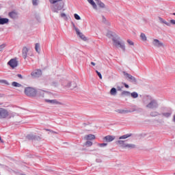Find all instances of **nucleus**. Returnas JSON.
Wrapping results in <instances>:
<instances>
[{
    "label": "nucleus",
    "mask_w": 175,
    "mask_h": 175,
    "mask_svg": "<svg viewBox=\"0 0 175 175\" xmlns=\"http://www.w3.org/2000/svg\"><path fill=\"white\" fill-rule=\"evenodd\" d=\"M91 65H93V66H95V63L93 62H91Z\"/></svg>",
    "instance_id": "obj_46"
},
{
    "label": "nucleus",
    "mask_w": 175,
    "mask_h": 175,
    "mask_svg": "<svg viewBox=\"0 0 175 175\" xmlns=\"http://www.w3.org/2000/svg\"><path fill=\"white\" fill-rule=\"evenodd\" d=\"M33 5L36 6L38 5V0H32Z\"/></svg>",
    "instance_id": "obj_39"
},
{
    "label": "nucleus",
    "mask_w": 175,
    "mask_h": 175,
    "mask_svg": "<svg viewBox=\"0 0 175 175\" xmlns=\"http://www.w3.org/2000/svg\"><path fill=\"white\" fill-rule=\"evenodd\" d=\"M98 146H100V147H105V146H107V144H99Z\"/></svg>",
    "instance_id": "obj_41"
},
{
    "label": "nucleus",
    "mask_w": 175,
    "mask_h": 175,
    "mask_svg": "<svg viewBox=\"0 0 175 175\" xmlns=\"http://www.w3.org/2000/svg\"><path fill=\"white\" fill-rule=\"evenodd\" d=\"M146 107H148V109H157V107H158V103L157 100H152L146 105Z\"/></svg>",
    "instance_id": "obj_4"
},
{
    "label": "nucleus",
    "mask_w": 175,
    "mask_h": 175,
    "mask_svg": "<svg viewBox=\"0 0 175 175\" xmlns=\"http://www.w3.org/2000/svg\"><path fill=\"white\" fill-rule=\"evenodd\" d=\"M73 27H74V29L76 31L77 36H79L84 42H87V37H85V36H84V34H83V33L80 32V29H79V28L76 27V26L75 25H73Z\"/></svg>",
    "instance_id": "obj_3"
},
{
    "label": "nucleus",
    "mask_w": 175,
    "mask_h": 175,
    "mask_svg": "<svg viewBox=\"0 0 175 175\" xmlns=\"http://www.w3.org/2000/svg\"><path fill=\"white\" fill-rule=\"evenodd\" d=\"M85 146H88V147H91V146H92V142L91 141L86 142Z\"/></svg>",
    "instance_id": "obj_33"
},
{
    "label": "nucleus",
    "mask_w": 175,
    "mask_h": 175,
    "mask_svg": "<svg viewBox=\"0 0 175 175\" xmlns=\"http://www.w3.org/2000/svg\"><path fill=\"white\" fill-rule=\"evenodd\" d=\"M9 117V111L5 108L0 107V120H3Z\"/></svg>",
    "instance_id": "obj_2"
},
{
    "label": "nucleus",
    "mask_w": 175,
    "mask_h": 175,
    "mask_svg": "<svg viewBox=\"0 0 175 175\" xmlns=\"http://www.w3.org/2000/svg\"><path fill=\"white\" fill-rule=\"evenodd\" d=\"M153 44L154 46H156V47H162L163 46V43L161 42L159 40L154 39L153 40Z\"/></svg>",
    "instance_id": "obj_11"
},
{
    "label": "nucleus",
    "mask_w": 175,
    "mask_h": 175,
    "mask_svg": "<svg viewBox=\"0 0 175 175\" xmlns=\"http://www.w3.org/2000/svg\"><path fill=\"white\" fill-rule=\"evenodd\" d=\"M132 136V134H126L124 135H122L119 137V139L121 140L122 139H128V137H131Z\"/></svg>",
    "instance_id": "obj_22"
},
{
    "label": "nucleus",
    "mask_w": 175,
    "mask_h": 175,
    "mask_svg": "<svg viewBox=\"0 0 175 175\" xmlns=\"http://www.w3.org/2000/svg\"><path fill=\"white\" fill-rule=\"evenodd\" d=\"M18 77H19V79H23V75H21V74H18Z\"/></svg>",
    "instance_id": "obj_45"
},
{
    "label": "nucleus",
    "mask_w": 175,
    "mask_h": 175,
    "mask_svg": "<svg viewBox=\"0 0 175 175\" xmlns=\"http://www.w3.org/2000/svg\"><path fill=\"white\" fill-rule=\"evenodd\" d=\"M85 140H95L96 137L94 135L89 134L85 136Z\"/></svg>",
    "instance_id": "obj_14"
},
{
    "label": "nucleus",
    "mask_w": 175,
    "mask_h": 175,
    "mask_svg": "<svg viewBox=\"0 0 175 175\" xmlns=\"http://www.w3.org/2000/svg\"><path fill=\"white\" fill-rule=\"evenodd\" d=\"M28 51H29V49H28V48H27V46H24L23 48L22 55H23L24 59H27V57L28 55Z\"/></svg>",
    "instance_id": "obj_9"
},
{
    "label": "nucleus",
    "mask_w": 175,
    "mask_h": 175,
    "mask_svg": "<svg viewBox=\"0 0 175 175\" xmlns=\"http://www.w3.org/2000/svg\"><path fill=\"white\" fill-rule=\"evenodd\" d=\"M8 15L11 18H17L18 14L16 11H12Z\"/></svg>",
    "instance_id": "obj_15"
},
{
    "label": "nucleus",
    "mask_w": 175,
    "mask_h": 175,
    "mask_svg": "<svg viewBox=\"0 0 175 175\" xmlns=\"http://www.w3.org/2000/svg\"><path fill=\"white\" fill-rule=\"evenodd\" d=\"M62 0H49L50 3L54 5V3H57L58 2H61Z\"/></svg>",
    "instance_id": "obj_27"
},
{
    "label": "nucleus",
    "mask_w": 175,
    "mask_h": 175,
    "mask_svg": "<svg viewBox=\"0 0 175 175\" xmlns=\"http://www.w3.org/2000/svg\"><path fill=\"white\" fill-rule=\"evenodd\" d=\"M118 144H120V146H122V147H124V146H125V141L124 140H119L118 141Z\"/></svg>",
    "instance_id": "obj_28"
},
{
    "label": "nucleus",
    "mask_w": 175,
    "mask_h": 175,
    "mask_svg": "<svg viewBox=\"0 0 175 175\" xmlns=\"http://www.w3.org/2000/svg\"><path fill=\"white\" fill-rule=\"evenodd\" d=\"M12 85L13 87H21V84H20L17 82H12Z\"/></svg>",
    "instance_id": "obj_26"
},
{
    "label": "nucleus",
    "mask_w": 175,
    "mask_h": 175,
    "mask_svg": "<svg viewBox=\"0 0 175 175\" xmlns=\"http://www.w3.org/2000/svg\"><path fill=\"white\" fill-rule=\"evenodd\" d=\"M5 47H6L5 44L0 45V51H3V49H5Z\"/></svg>",
    "instance_id": "obj_34"
},
{
    "label": "nucleus",
    "mask_w": 175,
    "mask_h": 175,
    "mask_svg": "<svg viewBox=\"0 0 175 175\" xmlns=\"http://www.w3.org/2000/svg\"><path fill=\"white\" fill-rule=\"evenodd\" d=\"M45 102H46V103H51L52 105H62V103L57 101V100L45 99Z\"/></svg>",
    "instance_id": "obj_12"
},
{
    "label": "nucleus",
    "mask_w": 175,
    "mask_h": 175,
    "mask_svg": "<svg viewBox=\"0 0 175 175\" xmlns=\"http://www.w3.org/2000/svg\"><path fill=\"white\" fill-rule=\"evenodd\" d=\"M0 140H2V139L1 138V137H0Z\"/></svg>",
    "instance_id": "obj_50"
},
{
    "label": "nucleus",
    "mask_w": 175,
    "mask_h": 175,
    "mask_svg": "<svg viewBox=\"0 0 175 175\" xmlns=\"http://www.w3.org/2000/svg\"><path fill=\"white\" fill-rule=\"evenodd\" d=\"M31 75L32 77H34V78L40 77V76H42V70H36L35 71L32 72Z\"/></svg>",
    "instance_id": "obj_7"
},
{
    "label": "nucleus",
    "mask_w": 175,
    "mask_h": 175,
    "mask_svg": "<svg viewBox=\"0 0 175 175\" xmlns=\"http://www.w3.org/2000/svg\"><path fill=\"white\" fill-rule=\"evenodd\" d=\"M110 94H111V95H116L117 94V90L116 89V88H111V90L110 91Z\"/></svg>",
    "instance_id": "obj_24"
},
{
    "label": "nucleus",
    "mask_w": 175,
    "mask_h": 175,
    "mask_svg": "<svg viewBox=\"0 0 175 175\" xmlns=\"http://www.w3.org/2000/svg\"><path fill=\"white\" fill-rule=\"evenodd\" d=\"M74 17H75V20H81V18L77 14H75Z\"/></svg>",
    "instance_id": "obj_31"
},
{
    "label": "nucleus",
    "mask_w": 175,
    "mask_h": 175,
    "mask_svg": "<svg viewBox=\"0 0 175 175\" xmlns=\"http://www.w3.org/2000/svg\"><path fill=\"white\" fill-rule=\"evenodd\" d=\"M124 76H126L129 80H131V81H134V83H136V78H135L133 76L131 75V74L127 73L126 72H123Z\"/></svg>",
    "instance_id": "obj_10"
},
{
    "label": "nucleus",
    "mask_w": 175,
    "mask_h": 175,
    "mask_svg": "<svg viewBox=\"0 0 175 175\" xmlns=\"http://www.w3.org/2000/svg\"><path fill=\"white\" fill-rule=\"evenodd\" d=\"M171 24H173L175 25V20L172 19L170 21Z\"/></svg>",
    "instance_id": "obj_43"
},
{
    "label": "nucleus",
    "mask_w": 175,
    "mask_h": 175,
    "mask_svg": "<svg viewBox=\"0 0 175 175\" xmlns=\"http://www.w3.org/2000/svg\"><path fill=\"white\" fill-rule=\"evenodd\" d=\"M159 20H160L161 21H162V23H164V22H163V19H162L161 18H159Z\"/></svg>",
    "instance_id": "obj_47"
},
{
    "label": "nucleus",
    "mask_w": 175,
    "mask_h": 175,
    "mask_svg": "<svg viewBox=\"0 0 175 175\" xmlns=\"http://www.w3.org/2000/svg\"><path fill=\"white\" fill-rule=\"evenodd\" d=\"M27 140H35L36 139V137L32 134H29L27 136Z\"/></svg>",
    "instance_id": "obj_21"
},
{
    "label": "nucleus",
    "mask_w": 175,
    "mask_h": 175,
    "mask_svg": "<svg viewBox=\"0 0 175 175\" xmlns=\"http://www.w3.org/2000/svg\"><path fill=\"white\" fill-rule=\"evenodd\" d=\"M140 38L144 42H146V40H147V37L146 36V34H144V33H141Z\"/></svg>",
    "instance_id": "obj_23"
},
{
    "label": "nucleus",
    "mask_w": 175,
    "mask_h": 175,
    "mask_svg": "<svg viewBox=\"0 0 175 175\" xmlns=\"http://www.w3.org/2000/svg\"><path fill=\"white\" fill-rule=\"evenodd\" d=\"M163 116H164V117H166L167 118L170 117V116H172V113H165L163 114Z\"/></svg>",
    "instance_id": "obj_35"
},
{
    "label": "nucleus",
    "mask_w": 175,
    "mask_h": 175,
    "mask_svg": "<svg viewBox=\"0 0 175 175\" xmlns=\"http://www.w3.org/2000/svg\"><path fill=\"white\" fill-rule=\"evenodd\" d=\"M40 49V44L39 43L36 44L35 50L37 53H39V50Z\"/></svg>",
    "instance_id": "obj_25"
},
{
    "label": "nucleus",
    "mask_w": 175,
    "mask_h": 175,
    "mask_svg": "<svg viewBox=\"0 0 175 175\" xmlns=\"http://www.w3.org/2000/svg\"><path fill=\"white\" fill-rule=\"evenodd\" d=\"M131 96H132V98H137V96H139V94L137 93V92H133V93H131Z\"/></svg>",
    "instance_id": "obj_29"
},
{
    "label": "nucleus",
    "mask_w": 175,
    "mask_h": 175,
    "mask_svg": "<svg viewBox=\"0 0 175 175\" xmlns=\"http://www.w3.org/2000/svg\"><path fill=\"white\" fill-rule=\"evenodd\" d=\"M131 93L129 92H127V91H124L122 92V95H125V96H127V95H130Z\"/></svg>",
    "instance_id": "obj_36"
},
{
    "label": "nucleus",
    "mask_w": 175,
    "mask_h": 175,
    "mask_svg": "<svg viewBox=\"0 0 175 175\" xmlns=\"http://www.w3.org/2000/svg\"><path fill=\"white\" fill-rule=\"evenodd\" d=\"M96 72L97 73L99 79H100V80H102V74H100V72H98V70H96Z\"/></svg>",
    "instance_id": "obj_37"
},
{
    "label": "nucleus",
    "mask_w": 175,
    "mask_h": 175,
    "mask_svg": "<svg viewBox=\"0 0 175 175\" xmlns=\"http://www.w3.org/2000/svg\"><path fill=\"white\" fill-rule=\"evenodd\" d=\"M88 2L92 5V8H94V9H98V7L96 5V3H94V0H87Z\"/></svg>",
    "instance_id": "obj_18"
},
{
    "label": "nucleus",
    "mask_w": 175,
    "mask_h": 175,
    "mask_svg": "<svg viewBox=\"0 0 175 175\" xmlns=\"http://www.w3.org/2000/svg\"><path fill=\"white\" fill-rule=\"evenodd\" d=\"M173 121H174V122H175V114L174 116Z\"/></svg>",
    "instance_id": "obj_48"
},
{
    "label": "nucleus",
    "mask_w": 175,
    "mask_h": 175,
    "mask_svg": "<svg viewBox=\"0 0 175 175\" xmlns=\"http://www.w3.org/2000/svg\"><path fill=\"white\" fill-rule=\"evenodd\" d=\"M2 96H1V94H0V98Z\"/></svg>",
    "instance_id": "obj_51"
},
{
    "label": "nucleus",
    "mask_w": 175,
    "mask_h": 175,
    "mask_svg": "<svg viewBox=\"0 0 175 175\" xmlns=\"http://www.w3.org/2000/svg\"><path fill=\"white\" fill-rule=\"evenodd\" d=\"M150 116H152V117H157V116H158V112L157 111H153L150 113Z\"/></svg>",
    "instance_id": "obj_32"
},
{
    "label": "nucleus",
    "mask_w": 175,
    "mask_h": 175,
    "mask_svg": "<svg viewBox=\"0 0 175 175\" xmlns=\"http://www.w3.org/2000/svg\"><path fill=\"white\" fill-rule=\"evenodd\" d=\"M8 65H10L12 69H14V68H16L17 65H18V62H17L16 59H11L8 62Z\"/></svg>",
    "instance_id": "obj_6"
},
{
    "label": "nucleus",
    "mask_w": 175,
    "mask_h": 175,
    "mask_svg": "<svg viewBox=\"0 0 175 175\" xmlns=\"http://www.w3.org/2000/svg\"><path fill=\"white\" fill-rule=\"evenodd\" d=\"M62 6H54L53 8V12H54V13H58L59 10H62Z\"/></svg>",
    "instance_id": "obj_17"
},
{
    "label": "nucleus",
    "mask_w": 175,
    "mask_h": 175,
    "mask_svg": "<svg viewBox=\"0 0 175 175\" xmlns=\"http://www.w3.org/2000/svg\"><path fill=\"white\" fill-rule=\"evenodd\" d=\"M113 40V44L114 46H116V47L122 49V50H123V51H125V45L122 44L121 42H120V41L117 40Z\"/></svg>",
    "instance_id": "obj_5"
},
{
    "label": "nucleus",
    "mask_w": 175,
    "mask_h": 175,
    "mask_svg": "<svg viewBox=\"0 0 175 175\" xmlns=\"http://www.w3.org/2000/svg\"><path fill=\"white\" fill-rule=\"evenodd\" d=\"M127 43H129V44H130V46H133V44H134L133 42H132L131 40H128Z\"/></svg>",
    "instance_id": "obj_38"
},
{
    "label": "nucleus",
    "mask_w": 175,
    "mask_h": 175,
    "mask_svg": "<svg viewBox=\"0 0 175 175\" xmlns=\"http://www.w3.org/2000/svg\"><path fill=\"white\" fill-rule=\"evenodd\" d=\"M67 87H69L71 88V90H73V88H76V87H77V83H76L75 81L70 82L67 85Z\"/></svg>",
    "instance_id": "obj_13"
},
{
    "label": "nucleus",
    "mask_w": 175,
    "mask_h": 175,
    "mask_svg": "<svg viewBox=\"0 0 175 175\" xmlns=\"http://www.w3.org/2000/svg\"><path fill=\"white\" fill-rule=\"evenodd\" d=\"M135 147H136L135 144H132L123 145L124 148H135Z\"/></svg>",
    "instance_id": "obj_20"
},
{
    "label": "nucleus",
    "mask_w": 175,
    "mask_h": 175,
    "mask_svg": "<svg viewBox=\"0 0 175 175\" xmlns=\"http://www.w3.org/2000/svg\"><path fill=\"white\" fill-rule=\"evenodd\" d=\"M0 105H2V103H0Z\"/></svg>",
    "instance_id": "obj_52"
},
{
    "label": "nucleus",
    "mask_w": 175,
    "mask_h": 175,
    "mask_svg": "<svg viewBox=\"0 0 175 175\" xmlns=\"http://www.w3.org/2000/svg\"><path fill=\"white\" fill-rule=\"evenodd\" d=\"M97 5H98L100 8H105V3L100 1H98Z\"/></svg>",
    "instance_id": "obj_30"
},
{
    "label": "nucleus",
    "mask_w": 175,
    "mask_h": 175,
    "mask_svg": "<svg viewBox=\"0 0 175 175\" xmlns=\"http://www.w3.org/2000/svg\"><path fill=\"white\" fill-rule=\"evenodd\" d=\"M25 94L27 96H36V90L33 88H26L25 89Z\"/></svg>",
    "instance_id": "obj_1"
},
{
    "label": "nucleus",
    "mask_w": 175,
    "mask_h": 175,
    "mask_svg": "<svg viewBox=\"0 0 175 175\" xmlns=\"http://www.w3.org/2000/svg\"><path fill=\"white\" fill-rule=\"evenodd\" d=\"M173 15L175 16V13H174Z\"/></svg>",
    "instance_id": "obj_49"
},
{
    "label": "nucleus",
    "mask_w": 175,
    "mask_h": 175,
    "mask_svg": "<svg viewBox=\"0 0 175 175\" xmlns=\"http://www.w3.org/2000/svg\"><path fill=\"white\" fill-rule=\"evenodd\" d=\"M116 112L119 113L120 114H126V113H131V111L124 110V109H118Z\"/></svg>",
    "instance_id": "obj_19"
},
{
    "label": "nucleus",
    "mask_w": 175,
    "mask_h": 175,
    "mask_svg": "<svg viewBox=\"0 0 175 175\" xmlns=\"http://www.w3.org/2000/svg\"><path fill=\"white\" fill-rule=\"evenodd\" d=\"M116 139V137L114 135H107L103 138V140L107 142V143H110L111 142H113Z\"/></svg>",
    "instance_id": "obj_8"
},
{
    "label": "nucleus",
    "mask_w": 175,
    "mask_h": 175,
    "mask_svg": "<svg viewBox=\"0 0 175 175\" xmlns=\"http://www.w3.org/2000/svg\"><path fill=\"white\" fill-rule=\"evenodd\" d=\"M61 17H66V14H65L64 13H62Z\"/></svg>",
    "instance_id": "obj_44"
},
{
    "label": "nucleus",
    "mask_w": 175,
    "mask_h": 175,
    "mask_svg": "<svg viewBox=\"0 0 175 175\" xmlns=\"http://www.w3.org/2000/svg\"><path fill=\"white\" fill-rule=\"evenodd\" d=\"M9 23V19L6 18H0V25H3V24H8Z\"/></svg>",
    "instance_id": "obj_16"
},
{
    "label": "nucleus",
    "mask_w": 175,
    "mask_h": 175,
    "mask_svg": "<svg viewBox=\"0 0 175 175\" xmlns=\"http://www.w3.org/2000/svg\"><path fill=\"white\" fill-rule=\"evenodd\" d=\"M123 85H124L125 88H129V85L125 83H122Z\"/></svg>",
    "instance_id": "obj_42"
},
{
    "label": "nucleus",
    "mask_w": 175,
    "mask_h": 175,
    "mask_svg": "<svg viewBox=\"0 0 175 175\" xmlns=\"http://www.w3.org/2000/svg\"><path fill=\"white\" fill-rule=\"evenodd\" d=\"M0 83H2L3 84H9L6 80H0Z\"/></svg>",
    "instance_id": "obj_40"
}]
</instances>
